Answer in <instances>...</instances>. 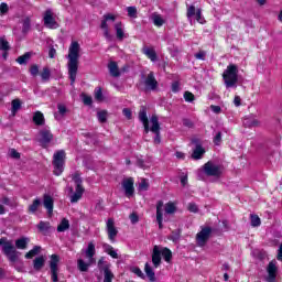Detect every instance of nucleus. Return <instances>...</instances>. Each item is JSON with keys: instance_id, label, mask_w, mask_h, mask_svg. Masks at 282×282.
<instances>
[{"instance_id": "obj_1", "label": "nucleus", "mask_w": 282, "mask_h": 282, "mask_svg": "<svg viewBox=\"0 0 282 282\" xmlns=\"http://www.w3.org/2000/svg\"><path fill=\"white\" fill-rule=\"evenodd\" d=\"M68 76L70 84L76 83V75L78 74V59L80 58V44L77 41H73L68 47Z\"/></svg>"}, {"instance_id": "obj_2", "label": "nucleus", "mask_w": 282, "mask_h": 282, "mask_svg": "<svg viewBox=\"0 0 282 282\" xmlns=\"http://www.w3.org/2000/svg\"><path fill=\"white\" fill-rule=\"evenodd\" d=\"M139 120L142 122L145 133L151 131L155 134L154 144H160L162 140L160 138V121L158 116L154 115L149 120V117H147V108L143 107L139 112Z\"/></svg>"}, {"instance_id": "obj_3", "label": "nucleus", "mask_w": 282, "mask_h": 282, "mask_svg": "<svg viewBox=\"0 0 282 282\" xmlns=\"http://www.w3.org/2000/svg\"><path fill=\"white\" fill-rule=\"evenodd\" d=\"M164 208V209H163ZM177 213V202L170 200L164 205L163 200L156 203V221L160 230L164 228L163 221H169V215H175Z\"/></svg>"}, {"instance_id": "obj_4", "label": "nucleus", "mask_w": 282, "mask_h": 282, "mask_svg": "<svg viewBox=\"0 0 282 282\" xmlns=\"http://www.w3.org/2000/svg\"><path fill=\"white\" fill-rule=\"evenodd\" d=\"M162 257L166 263L173 261V252L171 249L162 246H154L152 250V264L154 268L162 265Z\"/></svg>"}, {"instance_id": "obj_5", "label": "nucleus", "mask_w": 282, "mask_h": 282, "mask_svg": "<svg viewBox=\"0 0 282 282\" xmlns=\"http://www.w3.org/2000/svg\"><path fill=\"white\" fill-rule=\"evenodd\" d=\"M223 80L227 88L237 87L239 82V68L235 64H229L223 73Z\"/></svg>"}, {"instance_id": "obj_6", "label": "nucleus", "mask_w": 282, "mask_h": 282, "mask_svg": "<svg viewBox=\"0 0 282 282\" xmlns=\"http://www.w3.org/2000/svg\"><path fill=\"white\" fill-rule=\"evenodd\" d=\"M54 175H62L65 170V150H58L53 155Z\"/></svg>"}, {"instance_id": "obj_7", "label": "nucleus", "mask_w": 282, "mask_h": 282, "mask_svg": "<svg viewBox=\"0 0 282 282\" xmlns=\"http://www.w3.org/2000/svg\"><path fill=\"white\" fill-rule=\"evenodd\" d=\"M73 181L76 184L75 193L70 196V203L76 204L79 199L83 198L85 193V187H83V178H80V174L76 173L73 175Z\"/></svg>"}, {"instance_id": "obj_8", "label": "nucleus", "mask_w": 282, "mask_h": 282, "mask_svg": "<svg viewBox=\"0 0 282 282\" xmlns=\"http://www.w3.org/2000/svg\"><path fill=\"white\" fill-rule=\"evenodd\" d=\"M203 171L208 177H221L223 173L221 165L215 164L213 161L205 163Z\"/></svg>"}, {"instance_id": "obj_9", "label": "nucleus", "mask_w": 282, "mask_h": 282, "mask_svg": "<svg viewBox=\"0 0 282 282\" xmlns=\"http://www.w3.org/2000/svg\"><path fill=\"white\" fill-rule=\"evenodd\" d=\"M3 253L6 257H8L9 261L12 263L19 261V257L21 256V252L17 251L14 248V245L12 242H6L4 246L2 247Z\"/></svg>"}, {"instance_id": "obj_10", "label": "nucleus", "mask_w": 282, "mask_h": 282, "mask_svg": "<svg viewBox=\"0 0 282 282\" xmlns=\"http://www.w3.org/2000/svg\"><path fill=\"white\" fill-rule=\"evenodd\" d=\"M43 21L45 28H48V30H57L58 22H56V15L54 14V11H52V9H47L44 12Z\"/></svg>"}, {"instance_id": "obj_11", "label": "nucleus", "mask_w": 282, "mask_h": 282, "mask_svg": "<svg viewBox=\"0 0 282 282\" xmlns=\"http://www.w3.org/2000/svg\"><path fill=\"white\" fill-rule=\"evenodd\" d=\"M186 17L191 24H193V18L195 17L197 23H200V25H204L206 23V19L202 17V9H195V6H189L187 8Z\"/></svg>"}, {"instance_id": "obj_12", "label": "nucleus", "mask_w": 282, "mask_h": 282, "mask_svg": "<svg viewBox=\"0 0 282 282\" xmlns=\"http://www.w3.org/2000/svg\"><path fill=\"white\" fill-rule=\"evenodd\" d=\"M213 234V229L210 227H202V230L196 235L197 246L204 248L208 239H210V235Z\"/></svg>"}, {"instance_id": "obj_13", "label": "nucleus", "mask_w": 282, "mask_h": 282, "mask_svg": "<svg viewBox=\"0 0 282 282\" xmlns=\"http://www.w3.org/2000/svg\"><path fill=\"white\" fill-rule=\"evenodd\" d=\"M58 263H61V257H58V254H52L50 268L53 282H58Z\"/></svg>"}, {"instance_id": "obj_14", "label": "nucleus", "mask_w": 282, "mask_h": 282, "mask_svg": "<svg viewBox=\"0 0 282 282\" xmlns=\"http://www.w3.org/2000/svg\"><path fill=\"white\" fill-rule=\"evenodd\" d=\"M116 19H118V17L113 13H107L104 15L100 28L104 31V36H106V39H111V33H109V24H107V21H116Z\"/></svg>"}, {"instance_id": "obj_15", "label": "nucleus", "mask_w": 282, "mask_h": 282, "mask_svg": "<svg viewBox=\"0 0 282 282\" xmlns=\"http://www.w3.org/2000/svg\"><path fill=\"white\" fill-rule=\"evenodd\" d=\"M106 230L108 232V237L110 241H116V237H118V229L116 228V221L113 218H109L106 223Z\"/></svg>"}, {"instance_id": "obj_16", "label": "nucleus", "mask_w": 282, "mask_h": 282, "mask_svg": "<svg viewBox=\"0 0 282 282\" xmlns=\"http://www.w3.org/2000/svg\"><path fill=\"white\" fill-rule=\"evenodd\" d=\"M105 259H100L98 261V268L99 270H104V282H111L113 281V273L111 272V270L109 269V264H105Z\"/></svg>"}, {"instance_id": "obj_17", "label": "nucleus", "mask_w": 282, "mask_h": 282, "mask_svg": "<svg viewBox=\"0 0 282 282\" xmlns=\"http://www.w3.org/2000/svg\"><path fill=\"white\" fill-rule=\"evenodd\" d=\"M267 272H268V276H267L268 282H273L276 280V272H279V267H276V260H272L271 262H269L267 267Z\"/></svg>"}, {"instance_id": "obj_18", "label": "nucleus", "mask_w": 282, "mask_h": 282, "mask_svg": "<svg viewBox=\"0 0 282 282\" xmlns=\"http://www.w3.org/2000/svg\"><path fill=\"white\" fill-rule=\"evenodd\" d=\"M134 181L132 177L124 178L122 182V188L126 193V197H133V193H135V188L133 187Z\"/></svg>"}, {"instance_id": "obj_19", "label": "nucleus", "mask_w": 282, "mask_h": 282, "mask_svg": "<svg viewBox=\"0 0 282 282\" xmlns=\"http://www.w3.org/2000/svg\"><path fill=\"white\" fill-rule=\"evenodd\" d=\"M192 144L196 145L192 154L193 160H202L204 153H206V150H204L202 144H199V139H193Z\"/></svg>"}, {"instance_id": "obj_20", "label": "nucleus", "mask_w": 282, "mask_h": 282, "mask_svg": "<svg viewBox=\"0 0 282 282\" xmlns=\"http://www.w3.org/2000/svg\"><path fill=\"white\" fill-rule=\"evenodd\" d=\"M144 85L150 91H155V89H158V79H155L153 72L148 74L147 78L144 79Z\"/></svg>"}, {"instance_id": "obj_21", "label": "nucleus", "mask_w": 282, "mask_h": 282, "mask_svg": "<svg viewBox=\"0 0 282 282\" xmlns=\"http://www.w3.org/2000/svg\"><path fill=\"white\" fill-rule=\"evenodd\" d=\"M82 252L85 254L87 259L94 262V257L96 256V245L91 241L88 242V247L82 250Z\"/></svg>"}, {"instance_id": "obj_22", "label": "nucleus", "mask_w": 282, "mask_h": 282, "mask_svg": "<svg viewBox=\"0 0 282 282\" xmlns=\"http://www.w3.org/2000/svg\"><path fill=\"white\" fill-rule=\"evenodd\" d=\"M43 204H44L48 215H52V213L54 212V198H52V196H50V195H44Z\"/></svg>"}, {"instance_id": "obj_23", "label": "nucleus", "mask_w": 282, "mask_h": 282, "mask_svg": "<svg viewBox=\"0 0 282 282\" xmlns=\"http://www.w3.org/2000/svg\"><path fill=\"white\" fill-rule=\"evenodd\" d=\"M29 243H30V238L29 237H21V238L15 240V248L18 250H26Z\"/></svg>"}, {"instance_id": "obj_24", "label": "nucleus", "mask_w": 282, "mask_h": 282, "mask_svg": "<svg viewBox=\"0 0 282 282\" xmlns=\"http://www.w3.org/2000/svg\"><path fill=\"white\" fill-rule=\"evenodd\" d=\"M115 30L118 41H123L127 37V35L124 34V25H122V22H117L115 24Z\"/></svg>"}, {"instance_id": "obj_25", "label": "nucleus", "mask_w": 282, "mask_h": 282, "mask_svg": "<svg viewBox=\"0 0 282 282\" xmlns=\"http://www.w3.org/2000/svg\"><path fill=\"white\" fill-rule=\"evenodd\" d=\"M33 122L37 127H43V124H45V116H43V112L35 111L33 115Z\"/></svg>"}, {"instance_id": "obj_26", "label": "nucleus", "mask_w": 282, "mask_h": 282, "mask_svg": "<svg viewBox=\"0 0 282 282\" xmlns=\"http://www.w3.org/2000/svg\"><path fill=\"white\" fill-rule=\"evenodd\" d=\"M40 133L42 144H50V141L54 139V135L50 130H42Z\"/></svg>"}, {"instance_id": "obj_27", "label": "nucleus", "mask_w": 282, "mask_h": 282, "mask_svg": "<svg viewBox=\"0 0 282 282\" xmlns=\"http://www.w3.org/2000/svg\"><path fill=\"white\" fill-rule=\"evenodd\" d=\"M91 263H94V261L88 260L87 262H85V260L78 259L77 268L80 272H87L89 270V265H91Z\"/></svg>"}, {"instance_id": "obj_28", "label": "nucleus", "mask_w": 282, "mask_h": 282, "mask_svg": "<svg viewBox=\"0 0 282 282\" xmlns=\"http://www.w3.org/2000/svg\"><path fill=\"white\" fill-rule=\"evenodd\" d=\"M45 265V257L40 256L33 260V268L39 272Z\"/></svg>"}, {"instance_id": "obj_29", "label": "nucleus", "mask_w": 282, "mask_h": 282, "mask_svg": "<svg viewBox=\"0 0 282 282\" xmlns=\"http://www.w3.org/2000/svg\"><path fill=\"white\" fill-rule=\"evenodd\" d=\"M143 54H145V56H148V58H150L152 63H155V61H158V53H155V50L151 47H144Z\"/></svg>"}, {"instance_id": "obj_30", "label": "nucleus", "mask_w": 282, "mask_h": 282, "mask_svg": "<svg viewBox=\"0 0 282 282\" xmlns=\"http://www.w3.org/2000/svg\"><path fill=\"white\" fill-rule=\"evenodd\" d=\"M108 69L115 78H118V76H120V69L118 68V64L116 62H110L108 64Z\"/></svg>"}, {"instance_id": "obj_31", "label": "nucleus", "mask_w": 282, "mask_h": 282, "mask_svg": "<svg viewBox=\"0 0 282 282\" xmlns=\"http://www.w3.org/2000/svg\"><path fill=\"white\" fill-rule=\"evenodd\" d=\"M102 248L106 254H109L112 259H118V251L111 247V245L104 243Z\"/></svg>"}, {"instance_id": "obj_32", "label": "nucleus", "mask_w": 282, "mask_h": 282, "mask_svg": "<svg viewBox=\"0 0 282 282\" xmlns=\"http://www.w3.org/2000/svg\"><path fill=\"white\" fill-rule=\"evenodd\" d=\"M144 272L151 282L155 281V272L153 271V268H151V264H149V262L145 263Z\"/></svg>"}, {"instance_id": "obj_33", "label": "nucleus", "mask_w": 282, "mask_h": 282, "mask_svg": "<svg viewBox=\"0 0 282 282\" xmlns=\"http://www.w3.org/2000/svg\"><path fill=\"white\" fill-rule=\"evenodd\" d=\"M152 21H153L154 25H156V28H162V25H164V23H166L164 18H162V15H160L158 13H154L152 15Z\"/></svg>"}, {"instance_id": "obj_34", "label": "nucleus", "mask_w": 282, "mask_h": 282, "mask_svg": "<svg viewBox=\"0 0 282 282\" xmlns=\"http://www.w3.org/2000/svg\"><path fill=\"white\" fill-rule=\"evenodd\" d=\"M65 230H69V220L67 218H63L57 226V232H65Z\"/></svg>"}, {"instance_id": "obj_35", "label": "nucleus", "mask_w": 282, "mask_h": 282, "mask_svg": "<svg viewBox=\"0 0 282 282\" xmlns=\"http://www.w3.org/2000/svg\"><path fill=\"white\" fill-rule=\"evenodd\" d=\"M41 206V198H35L33 203L29 206V213L34 215L36 210H39V207Z\"/></svg>"}, {"instance_id": "obj_36", "label": "nucleus", "mask_w": 282, "mask_h": 282, "mask_svg": "<svg viewBox=\"0 0 282 282\" xmlns=\"http://www.w3.org/2000/svg\"><path fill=\"white\" fill-rule=\"evenodd\" d=\"M19 109H21V100L20 99H13L11 101L12 116H17V111H19Z\"/></svg>"}, {"instance_id": "obj_37", "label": "nucleus", "mask_w": 282, "mask_h": 282, "mask_svg": "<svg viewBox=\"0 0 282 282\" xmlns=\"http://www.w3.org/2000/svg\"><path fill=\"white\" fill-rule=\"evenodd\" d=\"M41 252V247L35 246L33 249H31L29 252L25 253V259H33V257H36Z\"/></svg>"}, {"instance_id": "obj_38", "label": "nucleus", "mask_w": 282, "mask_h": 282, "mask_svg": "<svg viewBox=\"0 0 282 282\" xmlns=\"http://www.w3.org/2000/svg\"><path fill=\"white\" fill-rule=\"evenodd\" d=\"M51 76H52V72L47 67H44L41 73L42 80H44V83H47V80H50Z\"/></svg>"}, {"instance_id": "obj_39", "label": "nucleus", "mask_w": 282, "mask_h": 282, "mask_svg": "<svg viewBox=\"0 0 282 282\" xmlns=\"http://www.w3.org/2000/svg\"><path fill=\"white\" fill-rule=\"evenodd\" d=\"M127 12L130 19H138V9L135 7H128Z\"/></svg>"}, {"instance_id": "obj_40", "label": "nucleus", "mask_w": 282, "mask_h": 282, "mask_svg": "<svg viewBox=\"0 0 282 282\" xmlns=\"http://www.w3.org/2000/svg\"><path fill=\"white\" fill-rule=\"evenodd\" d=\"M250 218H251V226L253 228H258V226H261V218H259L258 215H251Z\"/></svg>"}, {"instance_id": "obj_41", "label": "nucleus", "mask_w": 282, "mask_h": 282, "mask_svg": "<svg viewBox=\"0 0 282 282\" xmlns=\"http://www.w3.org/2000/svg\"><path fill=\"white\" fill-rule=\"evenodd\" d=\"M32 55L30 53H25L24 55L18 57L17 62L19 63V65H25V63H28V61H30V57Z\"/></svg>"}, {"instance_id": "obj_42", "label": "nucleus", "mask_w": 282, "mask_h": 282, "mask_svg": "<svg viewBox=\"0 0 282 282\" xmlns=\"http://www.w3.org/2000/svg\"><path fill=\"white\" fill-rule=\"evenodd\" d=\"M0 50L2 52H8V50H10V44L7 42L6 37H0Z\"/></svg>"}, {"instance_id": "obj_43", "label": "nucleus", "mask_w": 282, "mask_h": 282, "mask_svg": "<svg viewBox=\"0 0 282 282\" xmlns=\"http://www.w3.org/2000/svg\"><path fill=\"white\" fill-rule=\"evenodd\" d=\"M138 191H149V181L147 178H142L141 183L139 184Z\"/></svg>"}, {"instance_id": "obj_44", "label": "nucleus", "mask_w": 282, "mask_h": 282, "mask_svg": "<svg viewBox=\"0 0 282 282\" xmlns=\"http://www.w3.org/2000/svg\"><path fill=\"white\" fill-rule=\"evenodd\" d=\"M95 99L98 102H102V100H105V97L102 96V88H96V90H95Z\"/></svg>"}, {"instance_id": "obj_45", "label": "nucleus", "mask_w": 282, "mask_h": 282, "mask_svg": "<svg viewBox=\"0 0 282 282\" xmlns=\"http://www.w3.org/2000/svg\"><path fill=\"white\" fill-rule=\"evenodd\" d=\"M37 228L41 232H45V230H50V223L40 221Z\"/></svg>"}, {"instance_id": "obj_46", "label": "nucleus", "mask_w": 282, "mask_h": 282, "mask_svg": "<svg viewBox=\"0 0 282 282\" xmlns=\"http://www.w3.org/2000/svg\"><path fill=\"white\" fill-rule=\"evenodd\" d=\"M97 118L99 120V122H107V111L106 110H101L97 113Z\"/></svg>"}, {"instance_id": "obj_47", "label": "nucleus", "mask_w": 282, "mask_h": 282, "mask_svg": "<svg viewBox=\"0 0 282 282\" xmlns=\"http://www.w3.org/2000/svg\"><path fill=\"white\" fill-rule=\"evenodd\" d=\"M184 98L186 102H193V100H195V95H193L191 91H185Z\"/></svg>"}, {"instance_id": "obj_48", "label": "nucleus", "mask_w": 282, "mask_h": 282, "mask_svg": "<svg viewBox=\"0 0 282 282\" xmlns=\"http://www.w3.org/2000/svg\"><path fill=\"white\" fill-rule=\"evenodd\" d=\"M30 74L31 76H39V65L34 64L30 67Z\"/></svg>"}, {"instance_id": "obj_49", "label": "nucleus", "mask_w": 282, "mask_h": 282, "mask_svg": "<svg viewBox=\"0 0 282 282\" xmlns=\"http://www.w3.org/2000/svg\"><path fill=\"white\" fill-rule=\"evenodd\" d=\"M10 158H12L13 160H21V153H19L14 149H11L10 150Z\"/></svg>"}, {"instance_id": "obj_50", "label": "nucleus", "mask_w": 282, "mask_h": 282, "mask_svg": "<svg viewBox=\"0 0 282 282\" xmlns=\"http://www.w3.org/2000/svg\"><path fill=\"white\" fill-rule=\"evenodd\" d=\"M57 109H58L59 116H65L67 113V107H65V105L63 104H59L57 106Z\"/></svg>"}, {"instance_id": "obj_51", "label": "nucleus", "mask_w": 282, "mask_h": 282, "mask_svg": "<svg viewBox=\"0 0 282 282\" xmlns=\"http://www.w3.org/2000/svg\"><path fill=\"white\" fill-rule=\"evenodd\" d=\"M195 58H197V61H206V52L199 51L195 54Z\"/></svg>"}, {"instance_id": "obj_52", "label": "nucleus", "mask_w": 282, "mask_h": 282, "mask_svg": "<svg viewBox=\"0 0 282 282\" xmlns=\"http://www.w3.org/2000/svg\"><path fill=\"white\" fill-rule=\"evenodd\" d=\"M82 98H83L84 105H88V106L91 105V102H93L91 96H87V95L83 94Z\"/></svg>"}, {"instance_id": "obj_53", "label": "nucleus", "mask_w": 282, "mask_h": 282, "mask_svg": "<svg viewBox=\"0 0 282 282\" xmlns=\"http://www.w3.org/2000/svg\"><path fill=\"white\" fill-rule=\"evenodd\" d=\"M214 144H216V147L221 144V132H217V134L214 137Z\"/></svg>"}, {"instance_id": "obj_54", "label": "nucleus", "mask_w": 282, "mask_h": 282, "mask_svg": "<svg viewBox=\"0 0 282 282\" xmlns=\"http://www.w3.org/2000/svg\"><path fill=\"white\" fill-rule=\"evenodd\" d=\"M187 209L189 210V213H197L199 210L195 203H189Z\"/></svg>"}, {"instance_id": "obj_55", "label": "nucleus", "mask_w": 282, "mask_h": 282, "mask_svg": "<svg viewBox=\"0 0 282 282\" xmlns=\"http://www.w3.org/2000/svg\"><path fill=\"white\" fill-rule=\"evenodd\" d=\"M30 31V18H26L24 21H23V32H29Z\"/></svg>"}, {"instance_id": "obj_56", "label": "nucleus", "mask_w": 282, "mask_h": 282, "mask_svg": "<svg viewBox=\"0 0 282 282\" xmlns=\"http://www.w3.org/2000/svg\"><path fill=\"white\" fill-rule=\"evenodd\" d=\"M130 220H131V224H138V221H140V217H138V214L132 213L130 215Z\"/></svg>"}, {"instance_id": "obj_57", "label": "nucleus", "mask_w": 282, "mask_h": 282, "mask_svg": "<svg viewBox=\"0 0 282 282\" xmlns=\"http://www.w3.org/2000/svg\"><path fill=\"white\" fill-rule=\"evenodd\" d=\"M172 91H173L174 94H177V91H180V82H174V83L172 84Z\"/></svg>"}, {"instance_id": "obj_58", "label": "nucleus", "mask_w": 282, "mask_h": 282, "mask_svg": "<svg viewBox=\"0 0 282 282\" xmlns=\"http://www.w3.org/2000/svg\"><path fill=\"white\" fill-rule=\"evenodd\" d=\"M122 113H123V116H126V118H128V120H131V116H132L131 109L124 108V109L122 110Z\"/></svg>"}, {"instance_id": "obj_59", "label": "nucleus", "mask_w": 282, "mask_h": 282, "mask_svg": "<svg viewBox=\"0 0 282 282\" xmlns=\"http://www.w3.org/2000/svg\"><path fill=\"white\" fill-rule=\"evenodd\" d=\"M8 10H9L8 3L2 2V3L0 4V12H1L2 14H6V12H8Z\"/></svg>"}, {"instance_id": "obj_60", "label": "nucleus", "mask_w": 282, "mask_h": 282, "mask_svg": "<svg viewBox=\"0 0 282 282\" xmlns=\"http://www.w3.org/2000/svg\"><path fill=\"white\" fill-rule=\"evenodd\" d=\"M132 272L137 274V276H140V278L144 276V273H142V270H140V268H133Z\"/></svg>"}, {"instance_id": "obj_61", "label": "nucleus", "mask_w": 282, "mask_h": 282, "mask_svg": "<svg viewBox=\"0 0 282 282\" xmlns=\"http://www.w3.org/2000/svg\"><path fill=\"white\" fill-rule=\"evenodd\" d=\"M234 105L236 107H241V97L240 96H236L234 99Z\"/></svg>"}, {"instance_id": "obj_62", "label": "nucleus", "mask_w": 282, "mask_h": 282, "mask_svg": "<svg viewBox=\"0 0 282 282\" xmlns=\"http://www.w3.org/2000/svg\"><path fill=\"white\" fill-rule=\"evenodd\" d=\"M48 56H50V58H55V56H56V48L51 47L50 51H48Z\"/></svg>"}, {"instance_id": "obj_63", "label": "nucleus", "mask_w": 282, "mask_h": 282, "mask_svg": "<svg viewBox=\"0 0 282 282\" xmlns=\"http://www.w3.org/2000/svg\"><path fill=\"white\" fill-rule=\"evenodd\" d=\"M210 109L214 113H221V107L219 106H210Z\"/></svg>"}, {"instance_id": "obj_64", "label": "nucleus", "mask_w": 282, "mask_h": 282, "mask_svg": "<svg viewBox=\"0 0 282 282\" xmlns=\"http://www.w3.org/2000/svg\"><path fill=\"white\" fill-rule=\"evenodd\" d=\"M175 155H176L177 160H184V158H186V155L183 152H180V151L176 152Z\"/></svg>"}]
</instances>
